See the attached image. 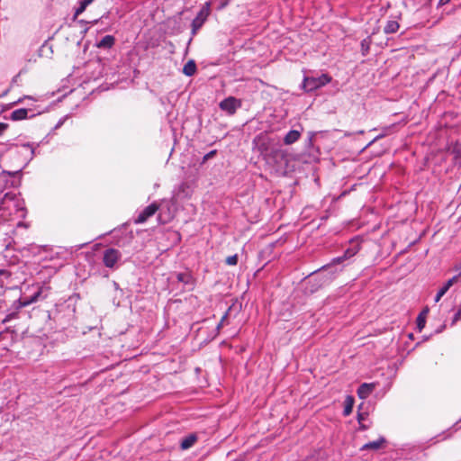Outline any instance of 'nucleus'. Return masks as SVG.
<instances>
[{
	"label": "nucleus",
	"instance_id": "393cba45",
	"mask_svg": "<svg viewBox=\"0 0 461 461\" xmlns=\"http://www.w3.org/2000/svg\"><path fill=\"white\" fill-rule=\"evenodd\" d=\"M316 133L313 131L308 132V138L306 140V146L308 149H311L313 146V139L315 137Z\"/></svg>",
	"mask_w": 461,
	"mask_h": 461
},
{
	"label": "nucleus",
	"instance_id": "e433bc0d",
	"mask_svg": "<svg viewBox=\"0 0 461 461\" xmlns=\"http://www.w3.org/2000/svg\"><path fill=\"white\" fill-rule=\"evenodd\" d=\"M214 153H215V151H211L209 154H207V155L205 156V158H207L212 157Z\"/></svg>",
	"mask_w": 461,
	"mask_h": 461
},
{
	"label": "nucleus",
	"instance_id": "a211bd4d",
	"mask_svg": "<svg viewBox=\"0 0 461 461\" xmlns=\"http://www.w3.org/2000/svg\"><path fill=\"white\" fill-rule=\"evenodd\" d=\"M428 312H429V310L425 309L417 317V328L420 331H421L422 329L425 327L426 314L428 313Z\"/></svg>",
	"mask_w": 461,
	"mask_h": 461
},
{
	"label": "nucleus",
	"instance_id": "c9c22d12",
	"mask_svg": "<svg viewBox=\"0 0 461 461\" xmlns=\"http://www.w3.org/2000/svg\"><path fill=\"white\" fill-rule=\"evenodd\" d=\"M18 227H27V225L22 221H20L18 224H17Z\"/></svg>",
	"mask_w": 461,
	"mask_h": 461
},
{
	"label": "nucleus",
	"instance_id": "473e14b6",
	"mask_svg": "<svg viewBox=\"0 0 461 461\" xmlns=\"http://www.w3.org/2000/svg\"><path fill=\"white\" fill-rule=\"evenodd\" d=\"M226 319H227V313L222 316V318L218 325V328H220L223 324V322Z\"/></svg>",
	"mask_w": 461,
	"mask_h": 461
},
{
	"label": "nucleus",
	"instance_id": "dca6fc26",
	"mask_svg": "<svg viewBox=\"0 0 461 461\" xmlns=\"http://www.w3.org/2000/svg\"><path fill=\"white\" fill-rule=\"evenodd\" d=\"M196 436L194 435V434H191L187 437H185V438L182 439L181 443H180V447L182 449H188L190 448L191 447L194 446V444L195 443L196 441Z\"/></svg>",
	"mask_w": 461,
	"mask_h": 461
},
{
	"label": "nucleus",
	"instance_id": "1a4fd4ad",
	"mask_svg": "<svg viewBox=\"0 0 461 461\" xmlns=\"http://www.w3.org/2000/svg\"><path fill=\"white\" fill-rule=\"evenodd\" d=\"M386 444V439L384 437H379L376 440L365 444L362 450H378L384 448Z\"/></svg>",
	"mask_w": 461,
	"mask_h": 461
},
{
	"label": "nucleus",
	"instance_id": "f704fd0d",
	"mask_svg": "<svg viewBox=\"0 0 461 461\" xmlns=\"http://www.w3.org/2000/svg\"><path fill=\"white\" fill-rule=\"evenodd\" d=\"M451 0H439L438 5H445L448 4Z\"/></svg>",
	"mask_w": 461,
	"mask_h": 461
},
{
	"label": "nucleus",
	"instance_id": "aec40b11",
	"mask_svg": "<svg viewBox=\"0 0 461 461\" xmlns=\"http://www.w3.org/2000/svg\"><path fill=\"white\" fill-rule=\"evenodd\" d=\"M41 294V292L38 291L37 293H35L32 297H30L29 299L27 298H24V299H22L20 300V304L22 307H24V306H27L34 302L37 301L38 297L40 296Z\"/></svg>",
	"mask_w": 461,
	"mask_h": 461
},
{
	"label": "nucleus",
	"instance_id": "2f4dec72",
	"mask_svg": "<svg viewBox=\"0 0 461 461\" xmlns=\"http://www.w3.org/2000/svg\"><path fill=\"white\" fill-rule=\"evenodd\" d=\"M23 147H24V148H27V149H31L32 156H33V154H34V148H33L31 144H29V143L24 144V145H23Z\"/></svg>",
	"mask_w": 461,
	"mask_h": 461
},
{
	"label": "nucleus",
	"instance_id": "5701e85b",
	"mask_svg": "<svg viewBox=\"0 0 461 461\" xmlns=\"http://www.w3.org/2000/svg\"><path fill=\"white\" fill-rule=\"evenodd\" d=\"M451 271L455 273L453 277H456V281L461 283V262L454 265Z\"/></svg>",
	"mask_w": 461,
	"mask_h": 461
},
{
	"label": "nucleus",
	"instance_id": "39448f33",
	"mask_svg": "<svg viewBox=\"0 0 461 461\" xmlns=\"http://www.w3.org/2000/svg\"><path fill=\"white\" fill-rule=\"evenodd\" d=\"M121 258V253L115 249H108L104 252L103 262L106 267L113 268Z\"/></svg>",
	"mask_w": 461,
	"mask_h": 461
},
{
	"label": "nucleus",
	"instance_id": "f257e3e1",
	"mask_svg": "<svg viewBox=\"0 0 461 461\" xmlns=\"http://www.w3.org/2000/svg\"><path fill=\"white\" fill-rule=\"evenodd\" d=\"M14 214L18 218H25L24 203L16 194L6 193L0 203V223L10 221Z\"/></svg>",
	"mask_w": 461,
	"mask_h": 461
},
{
	"label": "nucleus",
	"instance_id": "ea45409f",
	"mask_svg": "<svg viewBox=\"0 0 461 461\" xmlns=\"http://www.w3.org/2000/svg\"><path fill=\"white\" fill-rule=\"evenodd\" d=\"M9 320V317L4 320V322H6Z\"/></svg>",
	"mask_w": 461,
	"mask_h": 461
},
{
	"label": "nucleus",
	"instance_id": "4468645a",
	"mask_svg": "<svg viewBox=\"0 0 461 461\" xmlns=\"http://www.w3.org/2000/svg\"><path fill=\"white\" fill-rule=\"evenodd\" d=\"M400 28V24L396 20H389L384 27V33H394Z\"/></svg>",
	"mask_w": 461,
	"mask_h": 461
},
{
	"label": "nucleus",
	"instance_id": "4c0bfd02",
	"mask_svg": "<svg viewBox=\"0 0 461 461\" xmlns=\"http://www.w3.org/2000/svg\"><path fill=\"white\" fill-rule=\"evenodd\" d=\"M6 274H7V272L5 270H0V276L1 275H6Z\"/></svg>",
	"mask_w": 461,
	"mask_h": 461
},
{
	"label": "nucleus",
	"instance_id": "b1692460",
	"mask_svg": "<svg viewBox=\"0 0 461 461\" xmlns=\"http://www.w3.org/2000/svg\"><path fill=\"white\" fill-rule=\"evenodd\" d=\"M177 280L179 282H183V283L188 284L190 282V280H191V276H190V275L185 274V273H179L177 275Z\"/></svg>",
	"mask_w": 461,
	"mask_h": 461
},
{
	"label": "nucleus",
	"instance_id": "72a5a7b5",
	"mask_svg": "<svg viewBox=\"0 0 461 461\" xmlns=\"http://www.w3.org/2000/svg\"><path fill=\"white\" fill-rule=\"evenodd\" d=\"M226 319H227V313L222 316V318L218 325V328H220L223 324V322Z\"/></svg>",
	"mask_w": 461,
	"mask_h": 461
},
{
	"label": "nucleus",
	"instance_id": "a878e982",
	"mask_svg": "<svg viewBox=\"0 0 461 461\" xmlns=\"http://www.w3.org/2000/svg\"><path fill=\"white\" fill-rule=\"evenodd\" d=\"M238 263V255H232L226 258V264L229 266H235Z\"/></svg>",
	"mask_w": 461,
	"mask_h": 461
},
{
	"label": "nucleus",
	"instance_id": "f3484780",
	"mask_svg": "<svg viewBox=\"0 0 461 461\" xmlns=\"http://www.w3.org/2000/svg\"><path fill=\"white\" fill-rule=\"evenodd\" d=\"M195 71L196 64L193 59L187 61L183 68V73L187 77L193 76L195 73Z\"/></svg>",
	"mask_w": 461,
	"mask_h": 461
},
{
	"label": "nucleus",
	"instance_id": "cd10ccee",
	"mask_svg": "<svg viewBox=\"0 0 461 461\" xmlns=\"http://www.w3.org/2000/svg\"><path fill=\"white\" fill-rule=\"evenodd\" d=\"M445 294V293H441V289L438 290V294L435 297V302L438 303L441 299V297Z\"/></svg>",
	"mask_w": 461,
	"mask_h": 461
},
{
	"label": "nucleus",
	"instance_id": "0eeeda50",
	"mask_svg": "<svg viewBox=\"0 0 461 461\" xmlns=\"http://www.w3.org/2000/svg\"><path fill=\"white\" fill-rule=\"evenodd\" d=\"M158 209V206L156 203L149 204L138 214L135 219V223L140 224L145 222L149 217L155 214Z\"/></svg>",
	"mask_w": 461,
	"mask_h": 461
},
{
	"label": "nucleus",
	"instance_id": "423d86ee",
	"mask_svg": "<svg viewBox=\"0 0 461 461\" xmlns=\"http://www.w3.org/2000/svg\"><path fill=\"white\" fill-rule=\"evenodd\" d=\"M241 103L235 97H228L220 103V108L230 114L235 113L236 110L240 107Z\"/></svg>",
	"mask_w": 461,
	"mask_h": 461
},
{
	"label": "nucleus",
	"instance_id": "58836bf2",
	"mask_svg": "<svg viewBox=\"0 0 461 461\" xmlns=\"http://www.w3.org/2000/svg\"><path fill=\"white\" fill-rule=\"evenodd\" d=\"M343 414L346 415V405L344 406V409H343Z\"/></svg>",
	"mask_w": 461,
	"mask_h": 461
},
{
	"label": "nucleus",
	"instance_id": "7ed1b4c3",
	"mask_svg": "<svg viewBox=\"0 0 461 461\" xmlns=\"http://www.w3.org/2000/svg\"><path fill=\"white\" fill-rule=\"evenodd\" d=\"M336 272L342 273L343 267H340L339 268H338L336 265L328 266V267H324L321 271L317 273L316 275H312L310 282H312V281L321 282V283L318 285V287H321V285H323L326 283V281L328 279L327 276L329 274L333 275Z\"/></svg>",
	"mask_w": 461,
	"mask_h": 461
},
{
	"label": "nucleus",
	"instance_id": "bb28decb",
	"mask_svg": "<svg viewBox=\"0 0 461 461\" xmlns=\"http://www.w3.org/2000/svg\"><path fill=\"white\" fill-rule=\"evenodd\" d=\"M354 404V398L351 396H348V414L351 411Z\"/></svg>",
	"mask_w": 461,
	"mask_h": 461
},
{
	"label": "nucleus",
	"instance_id": "7c9ffc66",
	"mask_svg": "<svg viewBox=\"0 0 461 461\" xmlns=\"http://www.w3.org/2000/svg\"><path fill=\"white\" fill-rule=\"evenodd\" d=\"M230 0H222L220 6H219V9H222L224 8L230 2Z\"/></svg>",
	"mask_w": 461,
	"mask_h": 461
},
{
	"label": "nucleus",
	"instance_id": "f03ea898",
	"mask_svg": "<svg viewBox=\"0 0 461 461\" xmlns=\"http://www.w3.org/2000/svg\"><path fill=\"white\" fill-rule=\"evenodd\" d=\"M330 77L326 74L319 77H305L303 80V88L308 91H313L329 83Z\"/></svg>",
	"mask_w": 461,
	"mask_h": 461
},
{
	"label": "nucleus",
	"instance_id": "c85d7f7f",
	"mask_svg": "<svg viewBox=\"0 0 461 461\" xmlns=\"http://www.w3.org/2000/svg\"><path fill=\"white\" fill-rule=\"evenodd\" d=\"M459 320H461V312H456L454 315L453 321L456 322Z\"/></svg>",
	"mask_w": 461,
	"mask_h": 461
},
{
	"label": "nucleus",
	"instance_id": "6e6552de",
	"mask_svg": "<svg viewBox=\"0 0 461 461\" xmlns=\"http://www.w3.org/2000/svg\"><path fill=\"white\" fill-rule=\"evenodd\" d=\"M269 142L270 139L267 133H260L254 139V144L261 153H264L267 150V145Z\"/></svg>",
	"mask_w": 461,
	"mask_h": 461
},
{
	"label": "nucleus",
	"instance_id": "f8f14e48",
	"mask_svg": "<svg viewBox=\"0 0 461 461\" xmlns=\"http://www.w3.org/2000/svg\"><path fill=\"white\" fill-rule=\"evenodd\" d=\"M360 249V240L358 238L351 239L348 247V258L354 256Z\"/></svg>",
	"mask_w": 461,
	"mask_h": 461
},
{
	"label": "nucleus",
	"instance_id": "c756f323",
	"mask_svg": "<svg viewBox=\"0 0 461 461\" xmlns=\"http://www.w3.org/2000/svg\"><path fill=\"white\" fill-rule=\"evenodd\" d=\"M7 124L0 122V135L7 129Z\"/></svg>",
	"mask_w": 461,
	"mask_h": 461
},
{
	"label": "nucleus",
	"instance_id": "412c9836",
	"mask_svg": "<svg viewBox=\"0 0 461 461\" xmlns=\"http://www.w3.org/2000/svg\"><path fill=\"white\" fill-rule=\"evenodd\" d=\"M456 284H458V282L456 281V277H453L452 276L440 288L441 289V293H445L446 294L453 285H455Z\"/></svg>",
	"mask_w": 461,
	"mask_h": 461
},
{
	"label": "nucleus",
	"instance_id": "6ab92c4d",
	"mask_svg": "<svg viewBox=\"0 0 461 461\" xmlns=\"http://www.w3.org/2000/svg\"><path fill=\"white\" fill-rule=\"evenodd\" d=\"M95 0H82L80 2V5L76 9V12H75V18L77 17L78 15H80L86 9V7L92 4Z\"/></svg>",
	"mask_w": 461,
	"mask_h": 461
},
{
	"label": "nucleus",
	"instance_id": "9d476101",
	"mask_svg": "<svg viewBox=\"0 0 461 461\" xmlns=\"http://www.w3.org/2000/svg\"><path fill=\"white\" fill-rule=\"evenodd\" d=\"M375 385L373 384H362L357 389V395L361 399L367 398L373 392Z\"/></svg>",
	"mask_w": 461,
	"mask_h": 461
},
{
	"label": "nucleus",
	"instance_id": "20e7f679",
	"mask_svg": "<svg viewBox=\"0 0 461 461\" xmlns=\"http://www.w3.org/2000/svg\"><path fill=\"white\" fill-rule=\"evenodd\" d=\"M210 14V3H205L202 9L197 14L196 17L193 20L192 26L193 31L195 32L196 30L200 29L203 23L206 21Z\"/></svg>",
	"mask_w": 461,
	"mask_h": 461
},
{
	"label": "nucleus",
	"instance_id": "ddd939ff",
	"mask_svg": "<svg viewBox=\"0 0 461 461\" xmlns=\"http://www.w3.org/2000/svg\"><path fill=\"white\" fill-rule=\"evenodd\" d=\"M28 110L25 108H21L14 110L12 112L10 118L13 121H21L27 118Z\"/></svg>",
	"mask_w": 461,
	"mask_h": 461
},
{
	"label": "nucleus",
	"instance_id": "9b49d317",
	"mask_svg": "<svg viewBox=\"0 0 461 461\" xmlns=\"http://www.w3.org/2000/svg\"><path fill=\"white\" fill-rule=\"evenodd\" d=\"M301 136V131L297 130L289 131L284 138V142L286 145H291L296 142Z\"/></svg>",
	"mask_w": 461,
	"mask_h": 461
},
{
	"label": "nucleus",
	"instance_id": "4be33fe9",
	"mask_svg": "<svg viewBox=\"0 0 461 461\" xmlns=\"http://www.w3.org/2000/svg\"><path fill=\"white\" fill-rule=\"evenodd\" d=\"M370 44H371V40L369 37L364 39L362 41H361V52L363 55H366L369 51V48H370Z\"/></svg>",
	"mask_w": 461,
	"mask_h": 461
},
{
	"label": "nucleus",
	"instance_id": "2eb2a0df",
	"mask_svg": "<svg viewBox=\"0 0 461 461\" xmlns=\"http://www.w3.org/2000/svg\"><path fill=\"white\" fill-rule=\"evenodd\" d=\"M115 39L112 35L104 36L97 44L98 48L110 49L113 46Z\"/></svg>",
	"mask_w": 461,
	"mask_h": 461
}]
</instances>
